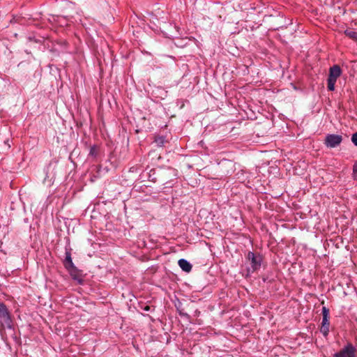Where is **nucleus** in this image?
<instances>
[{
    "instance_id": "f257e3e1",
    "label": "nucleus",
    "mask_w": 357,
    "mask_h": 357,
    "mask_svg": "<svg viewBox=\"0 0 357 357\" xmlns=\"http://www.w3.org/2000/svg\"><path fill=\"white\" fill-rule=\"evenodd\" d=\"M13 328V321L7 306L0 302V331Z\"/></svg>"
},
{
    "instance_id": "f03ea898",
    "label": "nucleus",
    "mask_w": 357,
    "mask_h": 357,
    "mask_svg": "<svg viewBox=\"0 0 357 357\" xmlns=\"http://www.w3.org/2000/svg\"><path fill=\"white\" fill-rule=\"evenodd\" d=\"M247 259L250 264V267L248 268V272L249 273H252L260 268L263 259L260 255H257L253 252L250 251L248 253Z\"/></svg>"
},
{
    "instance_id": "7ed1b4c3",
    "label": "nucleus",
    "mask_w": 357,
    "mask_h": 357,
    "mask_svg": "<svg viewBox=\"0 0 357 357\" xmlns=\"http://www.w3.org/2000/svg\"><path fill=\"white\" fill-rule=\"evenodd\" d=\"M357 350L350 342H348L339 352L335 353L333 357H356Z\"/></svg>"
},
{
    "instance_id": "20e7f679",
    "label": "nucleus",
    "mask_w": 357,
    "mask_h": 357,
    "mask_svg": "<svg viewBox=\"0 0 357 357\" xmlns=\"http://www.w3.org/2000/svg\"><path fill=\"white\" fill-rule=\"evenodd\" d=\"M342 141V136L336 134H328L324 140V144L328 148H335L338 146Z\"/></svg>"
},
{
    "instance_id": "39448f33",
    "label": "nucleus",
    "mask_w": 357,
    "mask_h": 357,
    "mask_svg": "<svg viewBox=\"0 0 357 357\" xmlns=\"http://www.w3.org/2000/svg\"><path fill=\"white\" fill-rule=\"evenodd\" d=\"M66 270L68 271L71 278L74 280L77 281L79 284L83 283V279H82V275L81 271L75 266H73V267H70L69 268H67Z\"/></svg>"
},
{
    "instance_id": "423d86ee",
    "label": "nucleus",
    "mask_w": 357,
    "mask_h": 357,
    "mask_svg": "<svg viewBox=\"0 0 357 357\" xmlns=\"http://www.w3.org/2000/svg\"><path fill=\"white\" fill-rule=\"evenodd\" d=\"M342 70L338 65H334L329 69V75L328 79L337 81V79L341 75Z\"/></svg>"
},
{
    "instance_id": "0eeeda50",
    "label": "nucleus",
    "mask_w": 357,
    "mask_h": 357,
    "mask_svg": "<svg viewBox=\"0 0 357 357\" xmlns=\"http://www.w3.org/2000/svg\"><path fill=\"white\" fill-rule=\"evenodd\" d=\"M165 179H167L165 182L166 184L170 183L174 179L176 178L177 176V171L174 169H169L164 173Z\"/></svg>"
},
{
    "instance_id": "6e6552de",
    "label": "nucleus",
    "mask_w": 357,
    "mask_h": 357,
    "mask_svg": "<svg viewBox=\"0 0 357 357\" xmlns=\"http://www.w3.org/2000/svg\"><path fill=\"white\" fill-rule=\"evenodd\" d=\"M178 264L180 266V268L186 273L190 272L192 268V264L185 259H179L178 261Z\"/></svg>"
},
{
    "instance_id": "1a4fd4ad",
    "label": "nucleus",
    "mask_w": 357,
    "mask_h": 357,
    "mask_svg": "<svg viewBox=\"0 0 357 357\" xmlns=\"http://www.w3.org/2000/svg\"><path fill=\"white\" fill-rule=\"evenodd\" d=\"M63 266L66 269L75 266L72 260L70 250L67 248L66 249V258L63 260Z\"/></svg>"
},
{
    "instance_id": "9d476101",
    "label": "nucleus",
    "mask_w": 357,
    "mask_h": 357,
    "mask_svg": "<svg viewBox=\"0 0 357 357\" xmlns=\"http://www.w3.org/2000/svg\"><path fill=\"white\" fill-rule=\"evenodd\" d=\"M329 309L324 306L322 307V322L321 325H330L329 317H330Z\"/></svg>"
},
{
    "instance_id": "9b49d317",
    "label": "nucleus",
    "mask_w": 357,
    "mask_h": 357,
    "mask_svg": "<svg viewBox=\"0 0 357 357\" xmlns=\"http://www.w3.org/2000/svg\"><path fill=\"white\" fill-rule=\"evenodd\" d=\"M154 142L156 144L157 146L162 147L167 142L166 137L164 136H157L155 138Z\"/></svg>"
},
{
    "instance_id": "f8f14e48",
    "label": "nucleus",
    "mask_w": 357,
    "mask_h": 357,
    "mask_svg": "<svg viewBox=\"0 0 357 357\" xmlns=\"http://www.w3.org/2000/svg\"><path fill=\"white\" fill-rule=\"evenodd\" d=\"M344 33L349 38L357 41V31L352 29H347L345 30Z\"/></svg>"
},
{
    "instance_id": "ddd939ff",
    "label": "nucleus",
    "mask_w": 357,
    "mask_h": 357,
    "mask_svg": "<svg viewBox=\"0 0 357 357\" xmlns=\"http://www.w3.org/2000/svg\"><path fill=\"white\" fill-rule=\"evenodd\" d=\"M336 83L335 80H333L331 79H327V88L330 91H333L335 89V84Z\"/></svg>"
},
{
    "instance_id": "4468645a",
    "label": "nucleus",
    "mask_w": 357,
    "mask_h": 357,
    "mask_svg": "<svg viewBox=\"0 0 357 357\" xmlns=\"http://www.w3.org/2000/svg\"><path fill=\"white\" fill-rule=\"evenodd\" d=\"M98 155V146L93 145L91 146L89 151V155L96 158Z\"/></svg>"
},
{
    "instance_id": "2eb2a0df",
    "label": "nucleus",
    "mask_w": 357,
    "mask_h": 357,
    "mask_svg": "<svg viewBox=\"0 0 357 357\" xmlns=\"http://www.w3.org/2000/svg\"><path fill=\"white\" fill-rule=\"evenodd\" d=\"M329 326L330 325H321V326L320 331L325 337H326L328 335Z\"/></svg>"
},
{
    "instance_id": "dca6fc26",
    "label": "nucleus",
    "mask_w": 357,
    "mask_h": 357,
    "mask_svg": "<svg viewBox=\"0 0 357 357\" xmlns=\"http://www.w3.org/2000/svg\"><path fill=\"white\" fill-rule=\"evenodd\" d=\"M351 142L354 143L355 146H357V132L352 135Z\"/></svg>"
},
{
    "instance_id": "f3484780",
    "label": "nucleus",
    "mask_w": 357,
    "mask_h": 357,
    "mask_svg": "<svg viewBox=\"0 0 357 357\" xmlns=\"http://www.w3.org/2000/svg\"><path fill=\"white\" fill-rule=\"evenodd\" d=\"M178 314H179V315H180L181 317H185V318H186V319H190V315H189L188 313H186V312H182L181 310H178Z\"/></svg>"
},
{
    "instance_id": "a211bd4d",
    "label": "nucleus",
    "mask_w": 357,
    "mask_h": 357,
    "mask_svg": "<svg viewBox=\"0 0 357 357\" xmlns=\"http://www.w3.org/2000/svg\"><path fill=\"white\" fill-rule=\"evenodd\" d=\"M353 171L354 173H357V161L354 165Z\"/></svg>"
},
{
    "instance_id": "6ab92c4d",
    "label": "nucleus",
    "mask_w": 357,
    "mask_h": 357,
    "mask_svg": "<svg viewBox=\"0 0 357 357\" xmlns=\"http://www.w3.org/2000/svg\"><path fill=\"white\" fill-rule=\"evenodd\" d=\"M63 21H66L64 17H59V23H66V22H63Z\"/></svg>"
},
{
    "instance_id": "aec40b11",
    "label": "nucleus",
    "mask_w": 357,
    "mask_h": 357,
    "mask_svg": "<svg viewBox=\"0 0 357 357\" xmlns=\"http://www.w3.org/2000/svg\"><path fill=\"white\" fill-rule=\"evenodd\" d=\"M199 314H200V311H199L198 310H196L195 312V315L198 317Z\"/></svg>"
},
{
    "instance_id": "412c9836",
    "label": "nucleus",
    "mask_w": 357,
    "mask_h": 357,
    "mask_svg": "<svg viewBox=\"0 0 357 357\" xmlns=\"http://www.w3.org/2000/svg\"><path fill=\"white\" fill-rule=\"evenodd\" d=\"M144 310L146 311H149L151 310V307L149 306V305H146L144 308Z\"/></svg>"
},
{
    "instance_id": "4be33fe9",
    "label": "nucleus",
    "mask_w": 357,
    "mask_h": 357,
    "mask_svg": "<svg viewBox=\"0 0 357 357\" xmlns=\"http://www.w3.org/2000/svg\"><path fill=\"white\" fill-rule=\"evenodd\" d=\"M60 25L61 26H66V25H68L67 23H60Z\"/></svg>"
}]
</instances>
